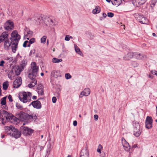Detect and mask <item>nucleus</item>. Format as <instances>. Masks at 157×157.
<instances>
[{
    "instance_id": "nucleus-1",
    "label": "nucleus",
    "mask_w": 157,
    "mask_h": 157,
    "mask_svg": "<svg viewBox=\"0 0 157 157\" xmlns=\"http://www.w3.org/2000/svg\"><path fill=\"white\" fill-rule=\"evenodd\" d=\"M8 33L4 32L0 35V43L5 40L4 44V48L8 50L9 47L11 45L12 51L13 53L16 52L17 48V45L19 40L21 36L18 34L16 30H14L11 34V37L8 39Z\"/></svg>"
},
{
    "instance_id": "nucleus-2",
    "label": "nucleus",
    "mask_w": 157,
    "mask_h": 157,
    "mask_svg": "<svg viewBox=\"0 0 157 157\" xmlns=\"http://www.w3.org/2000/svg\"><path fill=\"white\" fill-rule=\"evenodd\" d=\"M38 70V68L36 65L35 62H33L31 63V69L29 71L28 77L32 80L31 83L28 84V86L32 88L35 86L37 83V80L36 79Z\"/></svg>"
},
{
    "instance_id": "nucleus-3",
    "label": "nucleus",
    "mask_w": 157,
    "mask_h": 157,
    "mask_svg": "<svg viewBox=\"0 0 157 157\" xmlns=\"http://www.w3.org/2000/svg\"><path fill=\"white\" fill-rule=\"evenodd\" d=\"M32 96V94L30 92H24L21 95L19 96L18 98L21 101L26 103L30 101Z\"/></svg>"
},
{
    "instance_id": "nucleus-4",
    "label": "nucleus",
    "mask_w": 157,
    "mask_h": 157,
    "mask_svg": "<svg viewBox=\"0 0 157 157\" xmlns=\"http://www.w3.org/2000/svg\"><path fill=\"white\" fill-rule=\"evenodd\" d=\"M19 117V119L21 121H26V119L28 120H35L37 118V117L36 115H29L25 113H21L18 114Z\"/></svg>"
},
{
    "instance_id": "nucleus-5",
    "label": "nucleus",
    "mask_w": 157,
    "mask_h": 157,
    "mask_svg": "<svg viewBox=\"0 0 157 157\" xmlns=\"http://www.w3.org/2000/svg\"><path fill=\"white\" fill-rule=\"evenodd\" d=\"M133 134L136 137H139L140 135V126L139 122L136 121L133 122Z\"/></svg>"
},
{
    "instance_id": "nucleus-6",
    "label": "nucleus",
    "mask_w": 157,
    "mask_h": 157,
    "mask_svg": "<svg viewBox=\"0 0 157 157\" xmlns=\"http://www.w3.org/2000/svg\"><path fill=\"white\" fill-rule=\"evenodd\" d=\"M20 72L21 70L18 67H15L9 73L8 75V76L10 79L12 80L14 79L13 77L15 75L17 76L18 75Z\"/></svg>"
},
{
    "instance_id": "nucleus-7",
    "label": "nucleus",
    "mask_w": 157,
    "mask_h": 157,
    "mask_svg": "<svg viewBox=\"0 0 157 157\" xmlns=\"http://www.w3.org/2000/svg\"><path fill=\"white\" fill-rule=\"evenodd\" d=\"M21 135L20 132L14 127L12 128V132L10 133V135L17 139L20 137Z\"/></svg>"
},
{
    "instance_id": "nucleus-8",
    "label": "nucleus",
    "mask_w": 157,
    "mask_h": 157,
    "mask_svg": "<svg viewBox=\"0 0 157 157\" xmlns=\"http://www.w3.org/2000/svg\"><path fill=\"white\" fill-rule=\"evenodd\" d=\"M4 28L7 30H12L14 28V24L13 22L10 20L7 21L4 24Z\"/></svg>"
},
{
    "instance_id": "nucleus-9",
    "label": "nucleus",
    "mask_w": 157,
    "mask_h": 157,
    "mask_svg": "<svg viewBox=\"0 0 157 157\" xmlns=\"http://www.w3.org/2000/svg\"><path fill=\"white\" fill-rule=\"evenodd\" d=\"M152 119L151 117L147 116L145 121V126L147 129H150L152 126Z\"/></svg>"
},
{
    "instance_id": "nucleus-10",
    "label": "nucleus",
    "mask_w": 157,
    "mask_h": 157,
    "mask_svg": "<svg viewBox=\"0 0 157 157\" xmlns=\"http://www.w3.org/2000/svg\"><path fill=\"white\" fill-rule=\"evenodd\" d=\"M87 146L86 145L85 147L83 148L80 153V157H89V152L87 148Z\"/></svg>"
},
{
    "instance_id": "nucleus-11",
    "label": "nucleus",
    "mask_w": 157,
    "mask_h": 157,
    "mask_svg": "<svg viewBox=\"0 0 157 157\" xmlns=\"http://www.w3.org/2000/svg\"><path fill=\"white\" fill-rule=\"evenodd\" d=\"M33 131L27 127H24L23 128L22 133L23 135L26 136H30L33 132Z\"/></svg>"
},
{
    "instance_id": "nucleus-12",
    "label": "nucleus",
    "mask_w": 157,
    "mask_h": 157,
    "mask_svg": "<svg viewBox=\"0 0 157 157\" xmlns=\"http://www.w3.org/2000/svg\"><path fill=\"white\" fill-rule=\"evenodd\" d=\"M24 33V39L29 40V38L31 37L33 35V32L29 30L28 29L26 28L25 29Z\"/></svg>"
},
{
    "instance_id": "nucleus-13",
    "label": "nucleus",
    "mask_w": 157,
    "mask_h": 157,
    "mask_svg": "<svg viewBox=\"0 0 157 157\" xmlns=\"http://www.w3.org/2000/svg\"><path fill=\"white\" fill-rule=\"evenodd\" d=\"M32 21L35 24H38L44 22V20L43 17H35L32 18Z\"/></svg>"
},
{
    "instance_id": "nucleus-14",
    "label": "nucleus",
    "mask_w": 157,
    "mask_h": 157,
    "mask_svg": "<svg viewBox=\"0 0 157 157\" xmlns=\"http://www.w3.org/2000/svg\"><path fill=\"white\" fill-rule=\"evenodd\" d=\"M32 105L34 108L37 109H41L42 107L40 101L38 100L32 101L29 105Z\"/></svg>"
},
{
    "instance_id": "nucleus-15",
    "label": "nucleus",
    "mask_w": 157,
    "mask_h": 157,
    "mask_svg": "<svg viewBox=\"0 0 157 157\" xmlns=\"http://www.w3.org/2000/svg\"><path fill=\"white\" fill-rule=\"evenodd\" d=\"M147 56L143 54L138 52H134V58L138 59H146Z\"/></svg>"
},
{
    "instance_id": "nucleus-16",
    "label": "nucleus",
    "mask_w": 157,
    "mask_h": 157,
    "mask_svg": "<svg viewBox=\"0 0 157 157\" xmlns=\"http://www.w3.org/2000/svg\"><path fill=\"white\" fill-rule=\"evenodd\" d=\"M21 84V79L20 77H18L13 82V87L17 88L19 87Z\"/></svg>"
},
{
    "instance_id": "nucleus-17",
    "label": "nucleus",
    "mask_w": 157,
    "mask_h": 157,
    "mask_svg": "<svg viewBox=\"0 0 157 157\" xmlns=\"http://www.w3.org/2000/svg\"><path fill=\"white\" fill-rule=\"evenodd\" d=\"M90 90L89 88H85L82 91L80 94L79 97L81 98L83 96H88L90 93Z\"/></svg>"
},
{
    "instance_id": "nucleus-18",
    "label": "nucleus",
    "mask_w": 157,
    "mask_h": 157,
    "mask_svg": "<svg viewBox=\"0 0 157 157\" xmlns=\"http://www.w3.org/2000/svg\"><path fill=\"white\" fill-rule=\"evenodd\" d=\"M122 142L124 150L126 151H129L130 148V146L128 143L123 138L122 139Z\"/></svg>"
},
{
    "instance_id": "nucleus-19",
    "label": "nucleus",
    "mask_w": 157,
    "mask_h": 157,
    "mask_svg": "<svg viewBox=\"0 0 157 157\" xmlns=\"http://www.w3.org/2000/svg\"><path fill=\"white\" fill-rule=\"evenodd\" d=\"M132 58H134V52H129L123 57L124 60H129Z\"/></svg>"
},
{
    "instance_id": "nucleus-20",
    "label": "nucleus",
    "mask_w": 157,
    "mask_h": 157,
    "mask_svg": "<svg viewBox=\"0 0 157 157\" xmlns=\"http://www.w3.org/2000/svg\"><path fill=\"white\" fill-rule=\"evenodd\" d=\"M44 23L47 25H53L54 21L51 18L49 17H44Z\"/></svg>"
},
{
    "instance_id": "nucleus-21",
    "label": "nucleus",
    "mask_w": 157,
    "mask_h": 157,
    "mask_svg": "<svg viewBox=\"0 0 157 157\" xmlns=\"http://www.w3.org/2000/svg\"><path fill=\"white\" fill-rule=\"evenodd\" d=\"M2 116L6 118V121H9L10 120V116L9 113L4 110H2Z\"/></svg>"
},
{
    "instance_id": "nucleus-22",
    "label": "nucleus",
    "mask_w": 157,
    "mask_h": 157,
    "mask_svg": "<svg viewBox=\"0 0 157 157\" xmlns=\"http://www.w3.org/2000/svg\"><path fill=\"white\" fill-rule=\"evenodd\" d=\"M51 75L55 78H57L58 77H61L59 71H52L51 73Z\"/></svg>"
},
{
    "instance_id": "nucleus-23",
    "label": "nucleus",
    "mask_w": 157,
    "mask_h": 157,
    "mask_svg": "<svg viewBox=\"0 0 157 157\" xmlns=\"http://www.w3.org/2000/svg\"><path fill=\"white\" fill-rule=\"evenodd\" d=\"M75 46V52L78 54L80 55V56H83V55L80 51L79 48L77 46L76 44L74 45Z\"/></svg>"
},
{
    "instance_id": "nucleus-24",
    "label": "nucleus",
    "mask_w": 157,
    "mask_h": 157,
    "mask_svg": "<svg viewBox=\"0 0 157 157\" xmlns=\"http://www.w3.org/2000/svg\"><path fill=\"white\" fill-rule=\"evenodd\" d=\"M13 127L12 126H6L5 127V132L7 133L8 134L10 135V133L12 132V128H13Z\"/></svg>"
},
{
    "instance_id": "nucleus-25",
    "label": "nucleus",
    "mask_w": 157,
    "mask_h": 157,
    "mask_svg": "<svg viewBox=\"0 0 157 157\" xmlns=\"http://www.w3.org/2000/svg\"><path fill=\"white\" fill-rule=\"evenodd\" d=\"M40 86V87H37V91L38 92V94H40L41 95H42L43 94H44V91H43V89L42 87V85L41 84H40V85H39V86Z\"/></svg>"
},
{
    "instance_id": "nucleus-26",
    "label": "nucleus",
    "mask_w": 157,
    "mask_h": 157,
    "mask_svg": "<svg viewBox=\"0 0 157 157\" xmlns=\"http://www.w3.org/2000/svg\"><path fill=\"white\" fill-rule=\"evenodd\" d=\"M100 11V8L99 6H97L93 10L92 13L93 14H96L99 13Z\"/></svg>"
},
{
    "instance_id": "nucleus-27",
    "label": "nucleus",
    "mask_w": 157,
    "mask_h": 157,
    "mask_svg": "<svg viewBox=\"0 0 157 157\" xmlns=\"http://www.w3.org/2000/svg\"><path fill=\"white\" fill-rule=\"evenodd\" d=\"M27 64V62L26 61V60H23L21 61L20 65V66L21 69L23 70L25 68V66Z\"/></svg>"
},
{
    "instance_id": "nucleus-28",
    "label": "nucleus",
    "mask_w": 157,
    "mask_h": 157,
    "mask_svg": "<svg viewBox=\"0 0 157 157\" xmlns=\"http://www.w3.org/2000/svg\"><path fill=\"white\" fill-rule=\"evenodd\" d=\"M147 1V0H136V2L137 5L140 6L144 4Z\"/></svg>"
},
{
    "instance_id": "nucleus-29",
    "label": "nucleus",
    "mask_w": 157,
    "mask_h": 157,
    "mask_svg": "<svg viewBox=\"0 0 157 157\" xmlns=\"http://www.w3.org/2000/svg\"><path fill=\"white\" fill-rule=\"evenodd\" d=\"M141 21L140 22L143 24H147L148 22V20L147 18L144 17L143 18L141 17Z\"/></svg>"
},
{
    "instance_id": "nucleus-30",
    "label": "nucleus",
    "mask_w": 157,
    "mask_h": 157,
    "mask_svg": "<svg viewBox=\"0 0 157 157\" xmlns=\"http://www.w3.org/2000/svg\"><path fill=\"white\" fill-rule=\"evenodd\" d=\"M9 82L8 81L4 82L3 84V89L5 90H7L9 86Z\"/></svg>"
},
{
    "instance_id": "nucleus-31",
    "label": "nucleus",
    "mask_w": 157,
    "mask_h": 157,
    "mask_svg": "<svg viewBox=\"0 0 157 157\" xmlns=\"http://www.w3.org/2000/svg\"><path fill=\"white\" fill-rule=\"evenodd\" d=\"M63 60L62 59H58L56 58H54L52 59V61L53 63H59L60 62L62 61Z\"/></svg>"
},
{
    "instance_id": "nucleus-32",
    "label": "nucleus",
    "mask_w": 157,
    "mask_h": 157,
    "mask_svg": "<svg viewBox=\"0 0 157 157\" xmlns=\"http://www.w3.org/2000/svg\"><path fill=\"white\" fill-rule=\"evenodd\" d=\"M6 97H5L1 99V104L2 105H5L6 104Z\"/></svg>"
},
{
    "instance_id": "nucleus-33",
    "label": "nucleus",
    "mask_w": 157,
    "mask_h": 157,
    "mask_svg": "<svg viewBox=\"0 0 157 157\" xmlns=\"http://www.w3.org/2000/svg\"><path fill=\"white\" fill-rule=\"evenodd\" d=\"M35 41V39L34 38H31L29 42V44L27 45V47H29L30 46V45L34 43Z\"/></svg>"
},
{
    "instance_id": "nucleus-34",
    "label": "nucleus",
    "mask_w": 157,
    "mask_h": 157,
    "mask_svg": "<svg viewBox=\"0 0 157 157\" xmlns=\"http://www.w3.org/2000/svg\"><path fill=\"white\" fill-rule=\"evenodd\" d=\"M103 147L101 145V144H99L98 146L97 149V151L99 153L101 154V150L102 149Z\"/></svg>"
},
{
    "instance_id": "nucleus-35",
    "label": "nucleus",
    "mask_w": 157,
    "mask_h": 157,
    "mask_svg": "<svg viewBox=\"0 0 157 157\" xmlns=\"http://www.w3.org/2000/svg\"><path fill=\"white\" fill-rule=\"evenodd\" d=\"M47 38V37L45 36H43L41 38V43L43 44H45L46 42V40Z\"/></svg>"
},
{
    "instance_id": "nucleus-36",
    "label": "nucleus",
    "mask_w": 157,
    "mask_h": 157,
    "mask_svg": "<svg viewBox=\"0 0 157 157\" xmlns=\"http://www.w3.org/2000/svg\"><path fill=\"white\" fill-rule=\"evenodd\" d=\"M156 0H152L151 4V8H153L156 4Z\"/></svg>"
},
{
    "instance_id": "nucleus-37",
    "label": "nucleus",
    "mask_w": 157,
    "mask_h": 157,
    "mask_svg": "<svg viewBox=\"0 0 157 157\" xmlns=\"http://www.w3.org/2000/svg\"><path fill=\"white\" fill-rule=\"evenodd\" d=\"M65 78L67 79H70L71 78L72 76L69 73H66L65 75Z\"/></svg>"
},
{
    "instance_id": "nucleus-38",
    "label": "nucleus",
    "mask_w": 157,
    "mask_h": 157,
    "mask_svg": "<svg viewBox=\"0 0 157 157\" xmlns=\"http://www.w3.org/2000/svg\"><path fill=\"white\" fill-rule=\"evenodd\" d=\"M16 105L17 108L19 109L22 110L23 109L22 106L19 103H16Z\"/></svg>"
},
{
    "instance_id": "nucleus-39",
    "label": "nucleus",
    "mask_w": 157,
    "mask_h": 157,
    "mask_svg": "<svg viewBox=\"0 0 157 157\" xmlns=\"http://www.w3.org/2000/svg\"><path fill=\"white\" fill-rule=\"evenodd\" d=\"M117 0H114V3L115 5L118 6L120 4L121 2H118ZM120 0L121 1V0Z\"/></svg>"
},
{
    "instance_id": "nucleus-40",
    "label": "nucleus",
    "mask_w": 157,
    "mask_h": 157,
    "mask_svg": "<svg viewBox=\"0 0 157 157\" xmlns=\"http://www.w3.org/2000/svg\"><path fill=\"white\" fill-rule=\"evenodd\" d=\"M137 16L138 17H136L137 20L139 22H140V21H141V19H142L141 17L143 18L144 16L142 15H138Z\"/></svg>"
},
{
    "instance_id": "nucleus-41",
    "label": "nucleus",
    "mask_w": 157,
    "mask_h": 157,
    "mask_svg": "<svg viewBox=\"0 0 157 157\" xmlns=\"http://www.w3.org/2000/svg\"><path fill=\"white\" fill-rule=\"evenodd\" d=\"M107 16L110 17H112L114 16V14L111 12H109L107 13Z\"/></svg>"
},
{
    "instance_id": "nucleus-42",
    "label": "nucleus",
    "mask_w": 157,
    "mask_h": 157,
    "mask_svg": "<svg viewBox=\"0 0 157 157\" xmlns=\"http://www.w3.org/2000/svg\"><path fill=\"white\" fill-rule=\"evenodd\" d=\"M29 43V41L27 40L25 41L23 44V46L24 47H26L27 46V45L28 44H27Z\"/></svg>"
},
{
    "instance_id": "nucleus-43",
    "label": "nucleus",
    "mask_w": 157,
    "mask_h": 157,
    "mask_svg": "<svg viewBox=\"0 0 157 157\" xmlns=\"http://www.w3.org/2000/svg\"><path fill=\"white\" fill-rule=\"evenodd\" d=\"M6 59L8 60L9 62H10L12 61L13 58L12 57H7L6 58Z\"/></svg>"
},
{
    "instance_id": "nucleus-44",
    "label": "nucleus",
    "mask_w": 157,
    "mask_h": 157,
    "mask_svg": "<svg viewBox=\"0 0 157 157\" xmlns=\"http://www.w3.org/2000/svg\"><path fill=\"white\" fill-rule=\"evenodd\" d=\"M5 63V62L4 60H2L0 61V67H3L4 64Z\"/></svg>"
},
{
    "instance_id": "nucleus-45",
    "label": "nucleus",
    "mask_w": 157,
    "mask_h": 157,
    "mask_svg": "<svg viewBox=\"0 0 157 157\" xmlns=\"http://www.w3.org/2000/svg\"><path fill=\"white\" fill-rule=\"evenodd\" d=\"M65 40L66 41H69L70 40L69 36L67 35L66 36L65 38Z\"/></svg>"
},
{
    "instance_id": "nucleus-46",
    "label": "nucleus",
    "mask_w": 157,
    "mask_h": 157,
    "mask_svg": "<svg viewBox=\"0 0 157 157\" xmlns=\"http://www.w3.org/2000/svg\"><path fill=\"white\" fill-rule=\"evenodd\" d=\"M56 98L55 97H53L52 98V101L53 103H55L56 101Z\"/></svg>"
},
{
    "instance_id": "nucleus-47",
    "label": "nucleus",
    "mask_w": 157,
    "mask_h": 157,
    "mask_svg": "<svg viewBox=\"0 0 157 157\" xmlns=\"http://www.w3.org/2000/svg\"><path fill=\"white\" fill-rule=\"evenodd\" d=\"M8 99H9V101H13V100L12 99V96L10 95H9L8 96Z\"/></svg>"
},
{
    "instance_id": "nucleus-48",
    "label": "nucleus",
    "mask_w": 157,
    "mask_h": 157,
    "mask_svg": "<svg viewBox=\"0 0 157 157\" xmlns=\"http://www.w3.org/2000/svg\"><path fill=\"white\" fill-rule=\"evenodd\" d=\"M94 118L95 121H97L98 119V115L95 114L94 115Z\"/></svg>"
},
{
    "instance_id": "nucleus-49",
    "label": "nucleus",
    "mask_w": 157,
    "mask_h": 157,
    "mask_svg": "<svg viewBox=\"0 0 157 157\" xmlns=\"http://www.w3.org/2000/svg\"><path fill=\"white\" fill-rule=\"evenodd\" d=\"M151 72L152 74L155 75L157 73L156 71L155 70H152V71H151Z\"/></svg>"
},
{
    "instance_id": "nucleus-50",
    "label": "nucleus",
    "mask_w": 157,
    "mask_h": 157,
    "mask_svg": "<svg viewBox=\"0 0 157 157\" xmlns=\"http://www.w3.org/2000/svg\"><path fill=\"white\" fill-rule=\"evenodd\" d=\"M77 122L76 121H73V124L74 126H75L77 125Z\"/></svg>"
},
{
    "instance_id": "nucleus-51",
    "label": "nucleus",
    "mask_w": 157,
    "mask_h": 157,
    "mask_svg": "<svg viewBox=\"0 0 157 157\" xmlns=\"http://www.w3.org/2000/svg\"><path fill=\"white\" fill-rule=\"evenodd\" d=\"M106 14L105 13H103L102 14L103 17L105 18L106 17Z\"/></svg>"
},
{
    "instance_id": "nucleus-52",
    "label": "nucleus",
    "mask_w": 157,
    "mask_h": 157,
    "mask_svg": "<svg viewBox=\"0 0 157 157\" xmlns=\"http://www.w3.org/2000/svg\"><path fill=\"white\" fill-rule=\"evenodd\" d=\"M5 120V119L4 118H2V123L3 124H4V122L5 121V122H6V121H4Z\"/></svg>"
},
{
    "instance_id": "nucleus-53",
    "label": "nucleus",
    "mask_w": 157,
    "mask_h": 157,
    "mask_svg": "<svg viewBox=\"0 0 157 157\" xmlns=\"http://www.w3.org/2000/svg\"><path fill=\"white\" fill-rule=\"evenodd\" d=\"M36 96H33L32 98L33 100H35L36 99Z\"/></svg>"
},
{
    "instance_id": "nucleus-54",
    "label": "nucleus",
    "mask_w": 157,
    "mask_h": 157,
    "mask_svg": "<svg viewBox=\"0 0 157 157\" xmlns=\"http://www.w3.org/2000/svg\"><path fill=\"white\" fill-rule=\"evenodd\" d=\"M104 18L103 17H101L100 18V21H102V20H104Z\"/></svg>"
},
{
    "instance_id": "nucleus-55",
    "label": "nucleus",
    "mask_w": 157,
    "mask_h": 157,
    "mask_svg": "<svg viewBox=\"0 0 157 157\" xmlns=\"http://www.w3.org/2000/svg\"><path fill=\"white\" fill-rule=\"evenodd\" d=\"M2 110L0 111V117L2 116Z\"/></svg>"
},
{
    "instance_id": "nucleus-56",
    "label": "nucleus",
    "mask_w": 157,
    "mask_h": 157,
    "mask_svg": "<svg viewBox=\"0 0 157 157\" xmlns=\"http://www.w3.org/2000/svg\"><path fill=\"white\" fill-rule=\"evenodd\" d=\"M152 35L154 36H156V34L155 33H152Z\"/></svg>"
},
{
    "instance_id": "nucleus-57",
    "label": "nucleus",
    "mask_w": 157,
    "mask_h": 157,
    "mask_svg": "<svg viewBox=\"0 0 157 157\" xmlns=\"http://www.w3.org/2000/svg\"><path fill=\"white\" fill-rule=\"evenodd\" d=\"M106 1L108 2H110L111 1V0H106Z\"/></svg>"
},
{
    "instance_id": "nucleus-58",
    "label": "nucleus",
    "mask_w": 157,
    "mask_h": 157,
    "mask_svg": "<svg viewBox=\"0 0 157 157\" xmlns=\"http://www.w3.org/2000/svg\"><path fill=\"white\" fill-rule=\"evenodd\" d=\"M40 75H41V76H43L44 75V73H41Z\"/></svg>"
},
{
    "instance_id": "nucleus-59",
    "label": "nucleus",
    "mask_w": 157,
    "mask_h": 157,
    "mask_svg": "<svg viewBox=\"0 0 157 157\" xmlns=\"http://www.w3.org/2000/svg\"><path fill=\"white\" fill-rule=\"evenodd\" d=\"M146 46V44H142L143 47H144V46Z\"/></svg>"
},
{
    "instance_id": "nucleus-60",
    "label": "nucleus",
    "mask_w": 157,
    "mask_h": 157,
    "mask_svg": "<svg viewBox=\"0 0 157 157\" xmlns=\"http://www.w3.org/2000/svg\"><path fill=\"white\" fill-rule=\"evenodd\" d=\"M47 45L48 44V40H47Z\"/></svg>"
},
{
    "instance_id": "nucleus-61",
    "label": "nucleus",
    "mask_w": 157,
    "mask_h": 157,
    "mask_svg": "<svg viewBox=\"0 0 157 157\" xmlns=\"http://www.w3.org/2000/svg\"><path fill=\"white\" fill-rule=\"evenodd\" d=\"M41 138H42L43 137V135H41Z\"/></svg>"
},
{
    "instance_id": "nucleus-62",
    "label": "nucleus",
    "mask_w": 157,
    "mask_h": 157,
    "mask_svg": "<svg viewBox=\"0 0 157 157\" xmlns=\"http://www.w3.org/2000/svg\"><path fill=\"white\" fill-rule=\"evenodd\" d=\"M69 37H70V38H71V39H72V36H69Z\"/></svg>"
},
{
    "instance_id": "nucleus-63",
    "label": "nucleus",
    "mask_w": 157,
    "mask_h": 157,
    "mask_svg": "<svg viewBox=\"0 0 157 157\" xmlns=\"http://www.w3.org/2000/svg\"><path fill=\"white\" fill-rule=\"evenodd\" d=\"M68 157H71V156L70 155H68Z\"/></svg>"
},
{
    "instance_id": "nucleus-64",
    "label": "nucleus",
    "mask_w": 157,
    "mask_h": 157,
    "mask_svg": "<svg viewBox=\"0 0 157 157\" xmlns=\"http://www.w3.org/2000/svg\"><path fill=\"white\" fill-rule=\"evenodd\" d=\"M156 116H157V110H156Z\"/></svg>"
}]
</instances>
